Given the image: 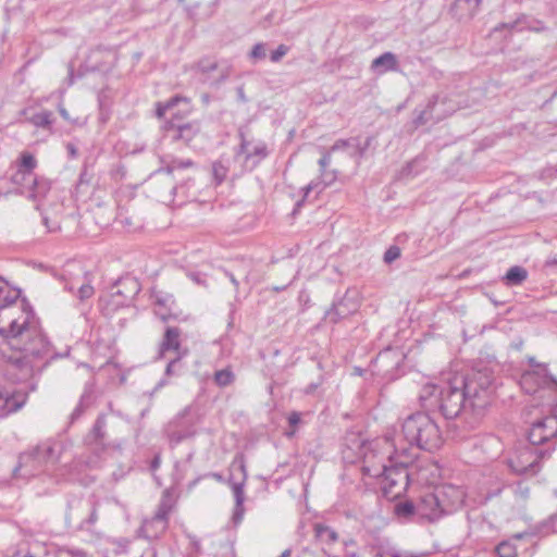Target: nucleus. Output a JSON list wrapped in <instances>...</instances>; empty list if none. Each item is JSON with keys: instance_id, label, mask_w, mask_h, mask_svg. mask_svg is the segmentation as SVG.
Segmentation results:
<instances>
[{"instance_id": "1", "label": "nucleus", "mask_w": 557, "mask_h": 557, "mask_svg": "<svg viewBox=\"0 0 557 557\" xmlns=\"http://www.w3.org/2000/svg\"><path fill=\"white\" fill-rule=\"evenodd\" d=\"M0 358L7 362L4 375L15 383H28L30 391L37 389L38 376L48 363L70 355L52 350L44 334L39 320L26 299L4 301L0 306Z\"/></svg>"}, {"instance_id": "2", "label": "nucleus", "mask_w": 557, "mask_h": 557, "mask_svg": "<svg viewBox=\"0 0 557 557\" xmlns=\"http://www.w3.org/2000/svg\"><path fill=\"white\" fill-rule=\"evenodd\" d=\"M493 372L471 370L465 376L454 377L444 385L428 383L419 393L423 410L440 412L446 420L460 419L473 429L491 405L494 393Z\"/></svg>"}, {"instance_id": "3", "label": "nucleus", "mask_w": 557, "mask_h": 557, "mask_svg": "<svg viewBox=\"0 0 557 557\" xmlns=\"http://www.w3.org/2000/svg\"><path fill=\"white\" fill-rule=\"evenodd\" d=\"M430 412L424 410L409 414L401 424V432L410 446L433 453L442 446L443 436Z\"/></svg>"}, {"instance_id": "4", "label": "nucleus", "mask_w": 557, "mask_h": 557, "mask_svg": "<svg viewBox=\"0 0 557 557\" xmlns=\"http://www.w3.org/2000/svg\"><path fill=\"white\" fill-rule=\"evenodd\" d=\"M63 446L60 442L46 441L33 449L22 453L13 470L14 478L28 479L41 471H51L59 461Z\"/></svg>"}, {"instance_id": "5", "label": "nucleus", "mask_w": 557, "mask_h": 557, "mask_svg": "<svg viewBox=\"0 0 557 557\" xmlns=\"http://www.w3.org/2000/svg\"><path fill=\"white\" fill-rule=\"evenodd\" d=\"M555 447L542 448L531 444L518 447L507 459L508 468L518 475L533 476L539 473L541 462L550 458Z\"/></svg>"}, {"instance_id": "6", "label": "nucleus", "mask_w": 557, "mask_h": 557, "mask_svg": "<svg viewBox=\"0 0 557 557\" xmlns=\"http://www.w3.org/2000/svg\"><path fill=\"white\" fill-rule=\"evenodd\" d=\"M363 471L369 475L382 478V491L386 497L400 496L409 485L410 476L404 462L389 466L383 463L379 470L364 466Z\"/></svg>"}, {"instance_id": "7", "label": "nucleus", "mask_w": 557, "mask_h": 557, "mask_svg": "<svg viewBox=\"0 0 557 557\" xmlns=\"http://www.w3.org/2000/svg\"><path fill=\"white\" fill-rule=\"evenodd\" d=\"M231 475L227 479V484L231 486L235 499L233 511V521L235 524L242 522L245 513V485L248 478L246 461L243 454H238L233 459L230 466Z\"/></svg>"}, {"instance_id": "8", "label": "nucleus", "mask_w": 557, "mask_h": 557, "mask_svg": "<svg viewBox=\"0 0 557 557\" xmlns=\"http://www.w3.org/2000/svg\"><path fill=\"white\" fill-rule=\"evenodd\" d=\"M200 129L198 121L184 123L177 114H173L172 119L162 125L164 139L171 143L182 141L185 145H188L200 133Z\"/></svg>"}, {"instance_id": "9", "label": "nucleus", "mask_w": 557, "mask_h": 557, "mask_svg": "<svg viewBox=\"0 0 557 557\" xmlns=\"http://www.w3.org/2000/svg\"><path fill=\"white\" fill-rule=\"evenodd\" d=\"M528 441L534 447L547 445L546 448L555 447L557 444V418L546 417L532 423Z\"/></svg>"}, {"instance_id": "10", "label": "nucleus", "mask_w": 557, "mask_h": 557, "mask_svg": "<svg viewBox=\"0 0 557 557\" xmlns=\"http://www.w3.org/2000/svg\"><path fill=\"white\" fill-rule=\"evenodd\" d=\"M238 137L240 144L236 156L244 154V166L252 171L269 156L268 147L263 141L252 146V143L246 138L243 129H239Z\"/></svg>"}, {"instance_id": "11", "label": "nucleus", "mask_w": 557, "mask_h": 557, "mask_svg": "<svg viewBox=\"0 0 557 557\" xmlns=\"http://www.w3.org/2000/svg\"><path fill=\"white\" fill-rule=\"evenodd\" d=\"M141 289L137 278L132 276L122 277L111 287L112 304L119 307L128 306Z\"/></svg>"}, {"instance_id": "12", "label": "nucleus", "mask_w": 557, "mask_h": 557, "mask_svg": "<svg viewBox=\"0 0 557 557\" xmlns=\"http://www.w3.org/2000/svg\"><path fill=\"white\" fill-rule=\"evenodd\" d=\"M433 491L440 500L442 517L455 512L463 503L465 494L457 486L446 484L437 486Z\"/></svg>"}, {"instance_id": "13", "label": "nucleus", "mask_w": 557, "mask_h": 557, "mask_svg": "<svg viewBox=\"0 0 557 557\" xmlns=\"http://www.w3.org/2000/svg\"><path fill=\"white\" fill-rule=\"evenodd\" d=\"M358 310V304L350 292L347 290L343 296H335L332 306L324 313V319L330 323L336 324L341 320L348 318Z\"/></svg>"}, {"instance_id": "14", "label": "nucleus", "mask_w": 557, "mask_h": 557, "mask_svg": "<svg viewBox=\"0 0 557 557\" xmlns=\"http://www.w3.org/2000/svg\"><path fill=\"white\" fill-rule=\"evenodd\" d=\"M24 386L9 391L0 386V416H7L17 411L26 403L27 395L32 392L28 383H22Z\"/></svg>"}, {"instance_id": "15", "label": "nucleus", "mask_w": 557, "mask_h": 557, "mask_svg": "<svg viewBox=\"0 0 557 557\" xmlns=\"http://www.w3.org/2000/svg\"><path fill=\"white\" fill-rule=\"evenodd\" d=\"M197 67L205 76L203 82H208L212 86H219L224 83L231 73L230 66L220 67L218 62L210 58L199 60Z\"/></svg>"}, {"instance_id": "16", "label": "nucleus", "mask_w": 557, "mask_h": 557, "mask_svg": "<svg viewBox=\"0 0 557 557\" xmlns=\"http://www.w3.org/2000/svg\"><path fill=\"white\" fill-rule=\"evenodd\" d=\"M438 502L440 500L436 498L434 491L421 495L417 503L418 516L429 522H434L441 519L442 513Z\"/></svg>"}, {"instance_id": "17", "label": "nucleus", "mask_w": 557, "mask_h": 557, "mask_svg": "<svg viewBox=\"0 0 557 557\" xmlns=\"http://www.w3.org/2000/svg\"><path fill=\"white\" fill-rule=\"evenodd\" d=\"M168 525V521L160 518L152 517L146 519L137 531L138 537H143L147 541L157 540L165 532Z\"/></svg>"}, {"instance_id": "18", "label": "nucleus", "mask_w": 557, "mask_h": 557, "mask_svg": "<svg viewBox=\"0 0 557 557\" xmlns=\"http://www.w3.org/2000/svg\"><path fill=\"white\" fill-rule=\"evenodd\" d=\"M77 509H85L86 518H82V521H79L76 525L77 531H84L94 533L95 531V524L97 523L99 516H98V507L99 503L95 499L89 498V504H77Z\"/></svg>"}, {"instance_id": "19", "label": "nucleus", "mask_w": 557, "mask_h": 557, "mask_svg": "<svg viewBox=\"0 0 557 557\" xmlns=\"http://www.w3.org/2000/svg\"><path fill=\"white\" fill-rule=\"evenodd\" d=\"M188 355V349L184 348L182 351H180V355H177L175 358L171 359L165 368L164 371V377L161 379L157 385L154 386L153 392L159 391L161 387L165 386L168 384L166 377L170 376H180L185 371V366L182 362V359Z\"/></svg>"}, {"instance_id": "20", "label": "nucleus", "mask_w": 557, "mask_h": 557, "mask_svg": "<svg viewBox=\"0 0 557 557\" xmlns=\"http://www.w3.org/2000/svg\"><path fill=\"white\" fill-rule=\"evenodd\" d=\"M442 101V103H445L446 98H441L438 95H434L428 102L424 110L420 112V114L416 117L414 123L417 125H423L428 121L434 119V120H441L445 116V112L437 110V104Z\"/></svg>"}, {"instance_id": "21", "label": "nucleus", "mask_w": 557, "mask_h": 557, "mask_svg": "<svg viewBox=\"0 0 557 557\" xmlns=\"http://www.w3.org/2000/svg\"><path fill=\"white\" fill-rule=\"evenodd\" d=\"M482 0H455L450 11L459 21L470 20L478 12Z\"/></svg>"}, {"instance_id": "22", "label": "nucleus", "mask_w": 557, "mask_h": 557, "mask_svg": "<svg viewBox=\"0 0 557 557\" xmlns=\"http://www.w3.org/2000/svg\"><path fill=\"white\" fill-rule=\"evenodd\" d=\"M181 330L176 326H168L165 329L162 342L160 344V357H163L166 351L174 350L180 355L184 348L181 347L180 342Z\"/></svg>"}, {"instance_id": "23", "label": "nucleus", "mask_w": 557, "mask_h": 557, "mask_svg": "<svg viewBox=\"0 0 557 557\" xmlns=\"http://www.w3.org/2000/svg\"><path fill=\"white\" fill-rule=\"evenodd\" d=\"M77 504H89V499L84 500L81 498H71L67 500L66 504V512H65V523L69 528H72L74 524L75 527L79 521H82V518H86L87 510L85 509H77Z\"/></svg>"}, {"instance_id": "24", "label": "nucleus", "mask_w": 557, "mask_h": 557, "mask_svg": "<svg viewBox=\"0 0 557 557\" xmlns=\"http://www.w3.org/2000/svg\"><path fill=\"white\" fill-rule=\"evenodd\" d=\"M35 177V173L15 170V172L10 176V182L16 186V188L12 193L15 195H25L30 189V186Z\"/></svg>"}, {"instance_id": "25", "label": "nucleus", "mask_w": 557, "mask_h": 557, "mask_svg": "<svg viewBox=\"0 0 557 557\" xmlns=\"http://www.w3.org/2000/svg\"><path fill=\"white\" fill-rule=\"evenodd\" d=\"M106 426H107V417L106 414H99L86 436V443L88 445H103L106 440Z\"/></svg>"}, {"instance_id": "26", "label": "nucleus", "mask_w": 557, "mask_h": 557, "mask_svg": "<svg viewBox=\"0 0 557 557\" xmlns=\"http://www.w3.org/2000/svg\"><path fill=\"white\" fill-rule=\"evenodd\" d=\"M398 67L397 57L393 52H384L371 63V69L377 73L396 71Z\"/></svg>"}, {"instance_id": "27", "label": "nucleus", "mask_w": 557, "mask_h": 557, "mask_svg": "<svg viewBox=\"0 0 557 557\" xmlns=\"http://www.w3.org/2000/svg\"><path fill=\"white\" fill-rule=\"evenodd\" d=\"M313 530L315 539L324 546H331L338 541V533L329 525L315 523Z\"/></svg>"}, {"instance_id": "28", "label": "nucleus", "mask_w": 557, "mask_h": 557, "mask_svg": "<svg viewBox=\"0 0 557 557\" xmlns=\"http://www.w3.org/2000/svg\"><path fill=\"white\" fill-rule=\"evenodd\" d=\"M50 188H51V183L49 180H47L42 176L36 175L35 180L33 181V184L30 186V189L27 193L28 198L32 199L33 201H38V200L42 199L44 197H46V195L48 194Z\"/></svg>"}, {"instance_id": "29", "label": "nucleus", "mask_w": 557, "mask_h": 557, "mask_svg": "<svg viewBox=\"0 0 557 557\" xmlns=\"http://www.w3.org/2000/svg\"><path fill=\"white\" fill-rule=\"evenodd\" d=\"M528 278V271L521 265H513L503 276L506 286L521 285Z\"/></svg>"}, {"instance_id": "30", "label": "nucleus", "mask_w": 557, "mask_h": 557, "mask_svg": "<svg viewBox=\"0 0 557 557\" xmlns=\"http://www.w3.org/2000/svg\"><path fill=\"white\" fill-rule=\"evenodd\" d=\"M184 414L185 413L177 416L173 421H171L168 424L165 429L166 437L172 446L178 445L187 437L186 431L176 430V426L178 425V422L183 419Z\"/></svg>"}, {"instance_id": "31", "label": "nucleus", "mask_w": 557, "mask_h": 557, "mask_svg": "<svg viewBox=\"0 0 557 557\" xmlns=\"http://www.w3.org/2000/svg\"><path fill=\"white\" fill-rule=\"evenodd\" d=\"M354 144L351 147V151H349V157L355 159L357 163H360V160L364 158L368 149L372 146L374 141V136H368L363 143L360 141L359 137H352Z\"/></svg>"}, {"instance_id": "32", "label": "nucleus", "mask_w": 557, "mask_h": 557, "mask_svg": "<svg viewBox=\"0 0 557 557\" xmlns=\"http://www.w3.org/2000/svg\"><path fill=\"white\" fill-rule=\"evenodd\" d=\"M518 24H521V32L529 30L534 33H542L547 29L543 21L528 14H520L518 16Z\"/></svg>"}, {"instance_id": "33", "label": "nucleus", "mask_w": 557, "mask_h": 557, "mask_svg": "<svg viewBox=\"0 0 557 557\" xmlns=\"http://www.w3.org/2000/svg\"><path fill=\"white\" fill-rule=\"evenodd\" d=\"M234 381L235 374L230 367L215 371L213 375V382L221 388L232 385Z\"/></svg>"}, {"instance_id": "34", "label": "nucleus", "mask_w": 557, "mask_h": 557, "mask_svg": "<svg viewBox=\"0 0 557 557\" xmlns=\"http://www.w3.org/2000/svg\"><path fill=\"white\" fill-rule=\"evenodd\" d=\"M394 511L397 517L409 519L413 516H418L417 504L410 500L401 502L395 505Z\"/></svg>"}, {"instance_id": "35", "label": "nucleus", "mask_w": 557, "mask_h": 557, "mask_svg": "<svg viewBox=\"0 0 557 557\" xmlns=\"http://www.w3.org/2000/svg\"><path fill=\"white\" fill-rule=\"evenodd\" d=\"M37 166V160L34 154L29 152H23L18 159L16 170H22L24 172L34 173V170Z\"/></svg>"}, {"instance_id": "36", "label": "nucleus", "mask_w": 557, "mask_h": 557, "mask_svg": "<svg viewBox=\"0 0 557 557\" xmlns=\"http://www.w3.org/2000/svg\"><path fill=\"white\" fill-rule=\"evenodd\" d=\"M194 165H195V163L190 159H186V160L172 159L171 161H169L165 164V166H163L159 171H164L168 174H172L175 171L184 170L187 168H193Z\"/></svg>"}, {"instance_id": "37", "label": "nucleus", "mask_w": 557, "mask_h": 557, "mask_svg": "<svg viewBox=\"0 0 557 557\" xmlns=\"http://www.w3.org/2000/svg\"><path fill=\"white\" fill-rule=\"evenodd\" d=\"M21 296L20 289H11L8 284L0 277V306L4 301L18 300Z\"/></svg>"}, {"instance_id": "38", "label": "nucleus", "mask_w": 557, "mask_h": 557, "mask_svg": "<svg viewBox=\"0 0 557 557\" xmlns=\"http://www.w3.org/2000/svg\"><path fill=\"white\" fill-rule=\"evenodd\" d=\"M329 184L330 183H326L324 181H312L311 183H309L306 187H304V197L296 203L294 211H296L299 207L302 206L305 199L309 196L310 191L317 190L318 193H321Z\"/></svg>"}, {"instance_id": "39", "label": "nucleus", "mask_w": 557, "mask_h": 557, "mask_svg": "<svg viewBox=\"0 0 557 557\" xmlns=\"http://www.w3.org/2000/svg\"><path fill=\"white\" fill-rule=\"evenodd\" d=\"M53 114L50 111H41L32 117V123L37 127L48 128L53 123Z\"/></svg>"}, {"instance_id": "40", "label": "nucleus", "mask_w": 557, "mask_h": 557, "mask_svg": "<svg viewBox=\"0 0 557 557\" xmlns=\"http://www.w3.org/2000/svg\"><path fill=\"white\" fill-rule=\"evenodd\" d=\"M89 275L90 273L89 272H85L84 273V276H85V280L86 282H84L77 289V298L81 300V301H85L87 299H89L90 297H92V295L95 294V289L94 287L91 286L90 284V278H89Z\"/></svg>"}, {"instance_id": "41", "label": "nucleus", "mask_w": 557, "mask_h": 557, "mask_svg": "<svg viewBox=\"0 0 557 557\" xmlns=\"http://www.w3.org/2000/svg\"><path fill=\"white\" fill-rule=\"evenodd\" d=\"M181 100H183L180 96H174L170 100L165 102H157L156 104V115L158 119H162L166 111L173 109Z\"/></svg>"}, {"instance_id": "42", "label": "nucleus", "mask_w": 557, "mask_h": 557, "mask_svg": "<svg viewBox=\"0 0 557 557\" xmlns=\"http://www.w3.org/2000/svg\"><path fill=\"white\" fill-rule=\"evenodd\" d=\"M495 552L498 555V557H516L517 556V548L509 541L500 542L495 547Z\"/></svg>"}, {"instance_id": "43", "label": "nucleus", "mask_w": 557, "mask_h": 557, "mask_svg": "<svg viewBox=\"0 0 557 557\" xmlns=\"http://www.w3.org/2000/svg\"><path fill=\"white\" fill-rule=\"evenodd\" d=\"M228 169L220 161L212 164V174L216 185H220L226 178Z\"/></svg>"}, {"instance_id": "44", "label": "nucleus", "mask_w": 557, "mask_h": 557, "mask_svg": "<svg viewBox=\"0 0 557 557\" xmlns=\"http://www.w3.org/2000/svg\"><path fill=\"white\" fill-rule=\"evenodd\" d=\"M154 305L161 308H169L174 305V298L170 294H164L161 292L153 294Z\"/></svg>"}, {"instance_id": "45", "label": "nucleus", "mask_w": 557, "mask_h": 557, "mask_svg": "<svg viewBox=\"0 0 557 557\" xmlns=\"http://www.w3.org/2000/svg\"><path fill=\"white\" fill-rule=\"evenodd\" d=\"M111 544L113 546V553L115 555H121L127 553L131 541L125 537H121L112 540Z\"/></svg>"}, {"instance_id": "46", "label": "nucleus", "mask_w": 557, "mask_h": 557, "mask_svg": "<svg viewBox=\"0 0 557 557\" xmlns=\"http://www.w3.org/2000/svg\"><path fill=\"white\" fill-rule=\"evenodd\" d=\"M400 257V248L398 246H391L384 253L383 260L385 263L391 264Z\"/></svg>"}, {"instance_id": "47", "label": "nucleus", "mask_w": 557, "mask_h": 557, "mask_svg": "<svg viewBox=\"0 0 557 557\" xmlns=\"http://www.w3.org/2000/svg\"><path fill=\"white\" fill-rule=\"evenodd\" d=\"M354 144L352 137L348 139H338L336 140L333 146L330 148L332 152L339 151V150H348L351 151V147Z\"/></svg>"}, {"instance_id": "48", "label": "nucleus", "mask_w": 557, "mask_h": 557, "mask_svg": "<svg viewBox=\"0 0 557 557\" xmlns=\"http://www.w3.org/2000/svg\"><path fill=\"white\" fill-rule=\"evenodd\" d=\"M249 57L250 59L257 61V60H262L265 58V45L263 42H258L256 44L250 53H249Z\"/></svg>"}, {"instance_id": "49", "label": "nucleus", "mask_w": 557, "mask_h": 557, "mask_svg": "<svg viewBox=\"0 0 557 557\" xmlns=\"http://www.w3.org/2000/svg\"><path fill=\"white\" fill-rule=\"evenodd\" d=\"M85 398H86L85 395H83L81 397V400H79L78 405L75 407V409L71 413V416H70L71 423H74L76 420H78L83 416V413L85 411V408H86V406H85Z\"/></svg>"}, {"instance_id": "50", "label": "nucleus", "mask_w": 557, "mask_h": 557, "mask_svg": "<svg viewBox=\"0 0 557 557\" xmlns=\"http://www.w3.org/2000/svg\"><path fill=\"white\" fill-rule=\"evenodd\" d=\"M289 48L286 45H280L275 50H273L270 54V60L272 62H278L288 52Z\"/></svg>"}, {"instance_id": "51", "label": "nucleus", "mask_w": 557, "mask_h": 557, "mask_svg": "<svg viewBox=\"0 0 557 557\" xmlns=\"http://www.w3.org/2000/svg\"><path fill=\"white\" fill-rule=\"evenodd\" d=\"M509 29L510 32H521V24H518V17L509 23H502L494 28V32H498L500 29Z\"/></svg>"}, {"instance_id": "52", "label": "nucleus", "mask_w": 557, "mask_h": 557, "mask_svg": "<svg viewBox=\"0 0 557 557\" xmlns=\"http://www.w3.org/2000/svg\"><path fill=\"white\" fill-rule=\"evenodd\" d=\"M535 377L534 371H525L521 376V385L523 388H525V392L528 394H533L535 392V388H527L525 384L532 381Z\"/></svg>"}, {"instance_id": "53", "label": "nucleus", "mask_w": 557, "mask_h": 557, "mask_svg": "<svg viewBox=\"0 0 557 557\" xmlns=\"http://www.w3.org/2000/svg\"><path fill=\"white\" fill-rule=\"evenodd\" d=\"M169 513H170V507L164 502H162L159 505L158 510L153 517L160 518V519L169 522Z\"/></svg>"}, {"instance_id": "54", "label": "nucleus", "mask_w": 557, "mask_h": 557, "mask_svg": "<svg viewBox=\"0 0 557 557\" xmlns=\"http://www.w3.org/2000/svg\"><path fill=\"white\" fill-rule=\"evenodd\" d=\"M331 153L332 151L329 150L327 152H324L322 154V157L319 159L318 163H319V166H320V172H321V175H324L325 174V171H326V168L327 165L330 164L331 162Z\"/></svg>"}, {"instance_id": "55", "label": "nucleus", "mask_w": 557, "mask_h": 557, "mask_svg": "<svg viewBox=\"0 0 557 557\" xmlns=\"http://www.w3.org/2000/svg\"><path fill=\"white\" fill-rule=\"evenodd\" d=\"M385 557H419L418 555L410 552H399L394 548L384 552Z\"/></svg>"}, {"instance_id": "56", "label": "nucleus", "mask_w": 557, "mask_h": 557, "mask_svg": "<svg viewBox=\"0 0 557 557\" xmlns=\"http://www.w3.org/2000/svg\"><path fill=\"white\" fill-rule=\"evenodd\" d=\"M288 424L292 429H296L301 422V413L298 411H292L287 418Z\"/></svg>"}, {"instance_id": "57", "label": "nucleus", "mask_w": 557, "mask_h": 557, "mask_svg": "<svg viewBox=\"0 0 557 557\" xmlns=\"http://www.w3.org/2000/svg\"><path fill=\"white\" fill-rule=\"evenodd\" d=\"M156 314L162 321H168L173 315L172 312H171V307H169V308H161V307H159V309L156 310Z\"/></svg>"}, {"instance_id": "58", "label": "nucleus", "mask_w": 557, "mask_h": 557, "mask_svg": "<svg viewBox=\"0 0 557 557\" xmlns=\"http://www.w3.org/2000/svg\"><path fill=\"white\" fill-rule=\"evenodd\" d=\"M544 525L549 527L554 533H557V513L552 515Z\"/></svg>"}, {"instance_id": "59", "label": "nucleus", "mask_w": 557, "mask_h": 557, "mask_svg": "<svg viewBox=\"0 0 557 557\" xmlns=\"http://www.w3.org/2000/svg\"><path fill=\"white\" fill-rule=\"evenodd\" d=\"M237 101L242 103H247L248 98L245 95L244 85H240L236 88Z\"/></svg>"}, {"instance_id": "60", "label": "nucleus", "mask_w": 557, "mask_h": 557, "mask_svg": "<svg viewBox=\"0 0 557 557\" xmlns=\"http://www.w3.org/2000/svg\"><path fill=\"white\" fill-rule=\"evenodd\" d=\"M66 552L72 557H87V553L82 548H67Z\"/></svg>"}, {"instance_id": "61", "label": "nucleus", "mask_w": 557, "mask_h": 557, "mask_svg": "<svg viewBox=\"0 0 557 557\" xmlns=\"http://www.w3.org/2000/svg\"><path fill=\"white\" fill-rule=\"evenodd\" d=\"M202 478H212L220 483H227V480H225V478L219 472H209L206 473Z\"/></svg>"}, {"instance_id": "62", "label": "nucleus", "mask_w": 557, "mask_h": 557, "mask_svg": "<svg viewBox=\"0 0 557 557\" xmlns=\"http://www.w3.org/2000/svg\"><path fill=\"white\" fill-rule=\"evenodd\" d=\"M90 182V177L88 176V173L86 171V169L84 171H82V173L79 174V178H78V185H83V184H89Z\"/></svg>"}, {"instance_id": "63", "label": "nucleus", "mask_w": 557, "mask_h": 557, "mask_svg": "<svg viewBox=\"0 0 557 557\" xmlns=\"http://www.w3.org/2000/svg\"><path fill=\"white\" fill-rule=\"evenodd\" d=\"M224 273H225V275L230 278V281H231V282H232V284L234 285L235 289L237 290V289H238L239 282L237 281V278L235 277V275H234L232 272L227 271V270H225V271H224Z\"/></svg>"}, {"instance_id": "64", "label": "nucleus", "mask_w": 557, "mask_h": 557, "mask_svg": "<svg viewBox=\"0 0 557 557\" xmlns=\"http://www.w3.org/2000/svg\"><path fill=\"white\" fill-rule=\"evenodd\" d=\"M320 383H310L306 388L305 393L307 395L313 394L315 389L319 387Z\"/></svg>"}]
</instances>
